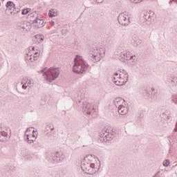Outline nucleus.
<instances>
[{
	"mask_svg": "<svg viewBox=\"0 0 177 177\" xmlns=\"http://www.w3.org/2000/svg\"><path fill=\"white\" fill-rule=\"evenodd\" d=\"M92 155H87L84 157V160L81 162V169L83 172L88 174V175H93L96 171L100 169V162L99 165L95 167V163H92Z\"/></svg>",
	"mask_w": 177,
	"mask_h": 177,
	"instance_id": "f257e3e1",
	"label": "nucleus"
},
{
	"mask_svg": "<svg viewBox=\"0 0 177 177\" xmlns=\"http://www.w3.org/2000/svg\"><path fill=\"white\" fill-rule=\"evenodd\" d=\"M88 67H89V64L84 58L80 55H76L74 59V65L73 66V71L76 74H84L87 70Z\"/></svg>",
	"mask_w": 177,
	"mask_h": 177,
	"instance_id": "f03ea898",
	"label": "nucleus"
},
{
	"mask_svg": "<svg viewBox=\"0 0 177 177\" xmlns=\"http://www.w3.org/2000/svg\"><path fill=\"white\" fill-rule=\"evenodd\" d=\"M41 74H44V78L47 82H52L59 78L60 71L59 68L50 67V68H44L41 71Z\"/></svg>",
	"mask_w": 177,
	"mask_h": 177,
	"instance_id": "7ed1b4c3",
	"label": "nucleus"
},
{
	"mask_svg": "<svg viewBox=\"0 0 177 177\" xmlns=\"http://www.w3.org/2000/svg\"><path fill=\"white\" fill-rule=\"evenodd\" d=\"M64 158H66V156L62 153H48L47 154V160L50 162H52V164H56V162H62Z\"/></svg>",
	"mask_w": 177,
	"mask_h": 177,
	"instance_id": "20e7f679",
	"label": "nucleus"
},
{
	"mask_svg": "<svg viewBox=\"0 0 177 177\" xmlns=\"http://www.w3.org/2000/svg\"><path fill=\"white\" fill-rule=\"evenodd\" d=\"M113 103L117 107L118 113L121 115H125L128 113V107L122 105V103H124V100L121 97H118L113 100Z\"/></svg>",
	"mask_w": 177,
	"mask_h": 177,
	"instance_id": "39448f33",
	"label": "nucleus"
},
{
	"mask_svg": "<svg viewBox=\"0 0 177 177\" xmlns=\"http://www.w3.org/2000/svg\"><path fill=\"white\" fill-rule=\"evenodd\" d=\"M77 106H82L84 113H86L88 115H91V114H93L96 111L95 108H91V104L84 102V100H77Z\"/></svg>",
	"mask_w": 177,
	"mask_h": 177,
	"instance_id": "423d86ee",
	"label": "nucleus"
},
{
	"mask_svg": "<svg viewBox=\"0 0 177 177\" xmlns=\"http://www.w3.org/2000/svg\"><path fill=\"white\" fill-rule=\"evenodd\" d=\"M88 59L90 62H93V63L100 62V53H99V50L91 48L89 51Z\"/></svg>",
	"mask_w": 177,
	"mask_h": 177,
	"instance_id": "0eeeda50",
	"label": "nucleus"
},
{
	"mask_svg": "<svg viewBox=\"0 0 177 177\" xmlns=\"http://www.w3.org/2000/svg\"><path fill=\"white\" fill-rule=\"evenodd\" d=\"M126 12L120 13L118 17L119 24L121 26H129L131 21H129V16L125 14Z\"/></svg>",
	"mask_w": 177,
	"mask_h": 177,
	"instance_id": "6e6552de",
	"label": "nucleus"
},
{
	"mask_svg": "<svg viewBox=\"0 0 177 177\" xmlns=\"http://www.w3.org/2000/svg\"><path fill=\"white\" fill-rule=\"evenodd\" d=\"M31 24L27 21H21L17 24L19 30H24V31H30L31 30Z\"/></svg>",
	"mask_w": 177,
	"mask_h": 177,
	"instance_id": "1a4fd4ad",
	"label": "nucleus"
},
{
	"mask_svg": "<svg viewBox=\"0 0 177 177\" xmlns=\"http://www.w3.org/2000/svg\"><path fill=\"white\" fill-rule=\"evenodd\" d=\"M151 15H154V12L149 11V12H145L143 16V19L148 26H150V24L154 21V17Z\"/></svg>",
	"mask_w": 177,
	"mask_h": 177,
	"instance_id": "9d476101",
	"label": "nucleus"
},
{
	"mask_svg": "<svg viewBox=\"0 0 177 177\" xmlns=\"http://www.w3.org/2000/svg\"><path fill=\"white\" fill-rule=\"evenodd\" d=\"M44 23H45V21H44V19H41V18H39V17L37 15L35 19H33V22L32 24H35L36 28H42V27L45 26L44 25Z\"/></svg>",
	"mask_w": 177,
	"mask_h": 177,
	"instance_id": "9b49d317",
	"label": "nucleus"
},
{
	"mask_svg": "<svg viewBox=\"0 0 177 177\" xmlns=\"http://www.w3.org/2000/svg\"><path fill=\"white\" fill-rule=\"evenodd\" d=\"M154 88H149L144 91V95L146 97H150L152 100H156L157 99V95H156V93H153Z\"/></svg>",
	"mask_w": 177,
	"mask_h": 177,
	"instance_id": "f8f14e48",
	"label": "nucleus"
},
{
	"mask_svg": "<svg viewBox=\"0 0 177 177\" xmlns=\"http://www.w3.org/2000/svg\"><path fill=\"white\" fill-rule=\"evenodd\" d=\"M26 140H28V143H34L35 139H37V136H38V133H37V131L32 130V134H26Z\"/></svg>",
	"mask_w": 177,
	"mask_h": 177,
	"instance_id": "ddd939ff",
	"label": "nucleus"
},
{
	"mask_svg": "<svg viewBox=\"0 0 177 177\" xmlns=\"http://www.w3.org/2000/svg\"><path fill=\"white\" fill-rule=\"evenodd\" d=\"M107 133H109V132H107V130L106 129H104L102 130L100 134H99V136L100 138H101L100 140L102 142H104V140H109V135H107Z\"/></svg>",
	"mask_w": 177,
	"mask_h": 177,
	"instance_id": "4468645a",
	"label": "nucleus"
},
{
	"mask_svg": "<svg viewBox=\"0 0 177 177\" xmlns=\"http://www.w3.org/2000/svg\"><path fill=\"white\" fill-rule=\"evenodd\" d=\"M112 80H113L114 84L115 85H117L118 86H122V85H124V84H127V82H125L124 80V79H122V77L121 79H119L120 80H118L116 79L115 77H113Z\"/></svg>",
	"mask_w": 177,
	"mask_h": 177,
	"instance_id": "2eb2a0df",
	"label": "nucleus"
},
{
	"mask_svg": "<svg viewBox=\"0 0 177 177\" xmlns=\"http://www.w3.org/2000/svg\"><path fill=\"white\" fill-rule=\"evenodd\" d=\"M127 55V51H122V52L119 53L118 54H116L119 60H120V62H123V63H125V55Z\"/></svg>",
	"mask_w": 177,
	"mask_h": 177,
	"instance_id": "dca6fc26",
	"label": "nucleus"
},
{
	"mask_svg": "<svg viewBox=\"0 0 177 177\" xmlns=\"http://www.w3.org/2000/svg\"><path fill=\"white\" fill-rule=\"evenodd\" d=\"M6 131H0L1 133L2 138H6V139L10 138V129L8 128L6 130Z\"/></svg>",
	"mask_w": 177,
	"mask_h": 177,
	"instance_id": "f3484780",
	"label": "nucleus"
},
{
	"mask_svg": "<svg viewBox=\"0 0 177 177\" xmlns=\"http://www.w3.org/2000/svg\"><path fill=\"white\" fill-rule=\"evenodd\" d=\"M168 82H169L170 86H176V85H177V77H171V79H169Z\"/></svg>",
	"mask_w": 177,
	"mask_h": 177,
	"instance_id": "a211bd4d",
	"label": "nucleus"
},
{
	"mask_svg": "<svg viewBox=\"0 0 177 177\" xmlns=\"http://www.w3.org/2000/svg\"><path fill=\"white\" fill-rule=\"evenodd\" d=\"M15 6L16 4H15L13 1H8L6 4V7L8 9V10H12V9H14Z\"/></svg>",
	"mask_w": 177,
	"mask_h": 177,
	"instance_id": "6ab92c4d",
	"label": "nucleus"
},
{
	"mask_svg": "<svg viewBox=\"0 0 177 177\" xmlns=\"http://www.w3.org/2000/svg\"><path fill=\"white\" fill-rule=\"evenodd\" d=\"M49 17H56L57 16V10L56 9H50L48 11Z\"/></svg>",
	"mask_w": 177,
	"mask_h": 177,
	"instance_id": "aec40b11",
	"label": "nucleus"
},
{
	"mask_svg": "<svg viewBox=\"0 0 177 177\" xmlns=\"http://www.w3.org/2000/svg\"><path fill=\"white\" fill-rule=\"evenodd\" d=\"M37 16H38L37 15V12H33L28 15V19H30L31 24H32L33 20L35 19V17H37Z\"/></svg>",
	"mask_w": 177,
	"mask_h": 177,
	"instance_id": "412c9836",
	"label": "nucleus"
},
{
	"mask_svg": "<svg viewBox=\"0 0 177 177\" xmlns=\"http://www.w3.org/2000/svg\"><path fill=\"white\" fill-rule=\"evenodd\" d=\"M54 131L55 130V126L53 124L48 123L46 126V128L44 129V132H48V131Z\"/></svg>",
	"mask_w": 177,
	"mask_h": 177,
	"instance_id": "4be33fe9",
	"label": "nucleus"
},
{
	"mask_svg": "<svg viewBox=\"0 0 177 177\" xmlns=\"http://www.w3.org/2000/svg\"><path fill=\"white\" fill-rule=\"evenodd\" d=\"M131 44L133 46H135L136 48L137 46H139V45H140L141 41L139 39H134L131 41Z\"/></svg>",
	"mask_w": 177,
	"mask_h": 177,
	"instance_id": "5701e85b",
	"label": "nucleus"
},
{
	"mask_svg": "<svg viewBox=\"0 0 177 177\" xmlns=\"http://www.w3.org/2000/svg\"><path fill=\"white\" fill-rule=\"evenodd\" d=\"M28 57H30L29 58V60H30V62L32 63V57H33V60H34V62H35L36 60H38V56H37V55H29L28 54H26V59H28Z\"/></svg>",
	"mask_w": 177,
	"mask_h": 177,
	"instance_id": "b1692460",
	"label": "nucleus"
},
{
	"mask_svg": "<svg viewBox=\"0 0 177 177\" xmlns=\"http://www.w3.org/2000/svg\"><path fill=\"white\" fill-rule=\"evenodd\" d=\"M123 77H122V79H123V80L125 82H128V78H129V75H128V72H127L125 70H123Z\"/></svg>",
	"mask_w": 177,
	"mask_h": 177,
	"instance_id": "393cba45",
	"label": "nucleus"
},
{
	"mask_svg": "<svg viewBox=\"0 0 177 177\" xmlns=\"http://www.w3.org/2000/svg\"><path fill=\"white\" fill-rule=\"evenodd\" d=\"M35 38L36 39H38L39 42H42V41H44V39H45V37L44 36V35H36Z\"/></svg>",
	"mask_w": 177,
	"mask_h": 177,
	"instance_id": "a878e982",
	"label": "nucleus"
},
{
	"mask_svg": "<svg viewBox=\"0 0 177 177\" xmlns=\"http://www.w3.org/2000/svg\"><path fill=\"white\" fill-rule=\"evenodd\" d=\"M30 10H31V8H26V9H24L21 11V15H27L28 13L30 12Z\"/></svg>",
	"mask_w": 177,
	"mask_h": 177,
	"instance_id": "bb28decb",
	"label": "nucleus"
},
{
	"mask_svg": "<svg viewBox=\"0 0 177 177\" xmlns=\"http://www.w3.org/2000/svg\"><path fill=\"white\" fill-rule=\"evenodd\" d=\"M107 135H108V139H109V140H106V141L113 140V138H115L114 133H108Z\"/></svg>",
	"mask_w": 177,
	"mask_h": 177,
	"instance_id": "cd10ccee",
	"label": "nucleus"
},
{
	"mask_svg": "<svg viewBox=\"0 0 177 177\" xmlns=\"http://www.w3.org/2000/svg\"><path fill=\"white\" fill-rule=\"evenodd\" d=\"M20 12V8H16L15 7L13 8V11H10V14L13 13V15H16V13H19Z\"/></svg>",
	"mask_w": 177,
	"mask_h": 177,
	"instance_id": "c85d7f7f",
	"label": "nucleus"
},
{
	"mask_svg": "<svg viewBox=\"0 0 177 177\" xmlns=\"http://www.w3.org/2000/svg\"><path fill=\"white\" fill-rule=\"evenodd\" d=\"M131 52H128L127 51V54L125 55V57H124V61L125 60H129V57H131Z\"/></svg>",
	"mask_w": 177,
	"mask_h": 177,
	"instance_id": "c756f323",
	"label": "nucleus"
},
{
	"mask_svg": "<svg viewBox=\"0 0 177 177\" xmlns=\"http://www.w3.org/2000/svg\"><path fill=\"white\" fill-rule=\"evenodd\" d=\"M114 77H115L116 80H121L122 78V74H120L118 77V73H114Z\"/></svg>",
	"mask_w": 177,
	"mask_h": 177,
	"instance_id": "7c9ffc66",
	"label": "nucleus"
},
{
	"mask_svg": "<svg viewBox=\"0 0 177 177\" xmlns=\"http://www.w3.org/2000/svg\"><path fill=\"white\" fill-rule=\"evenodd\" d=\"M163 167H168L169 165V164H171V162H169V160H165L164 162H163Z\"/></svg>",
	"mask_w": 177,
	"mask_h": 177,
	"instance_id": "2f4dec72",
	"label": "nucleus"
},
{
	"mask_svg": "<svg viewBox=\"0 0 177 177\" xmlns=\"http://www.w3.org/2000/svg\"><path fill=\"white\" fill-rule=\"evenodd\" d=\"M21 88L22 89H27V83H24V82H21Z\"/></svg>",
	"mask_w": 177,
	"mask_h": 177,
	"instance_id": "473e14b6",
	"label": "nucleus"
},
{
	"mask_svg": "<svg viewBox=\"0 0 177 177\" xmlns=\"http://www.w3.org/2000/svg\"><path fill=\"white\" fill-rule=\"evenodd\" d=\"M136 59V55H131V57H129V60H132V62H135Z\"/></svg>",
	"mask_w": 177,
	"mask_h": 177,
	"instance_id": "72a5a7b5",
	"label": "nucleus"
},
{
	"mask_svg": "<svg viewBox=\"0 0 177 177\" xmlns=\"http://www.w3.org/2000/svg\"><path fill=\"white\" fill-rule=\"evenodd\" d=\"M32 129H34L33 127H29V128H28L27 130H26V133L27 134V133L31 132V131H32Z\"/></svg>",
	"mask_w": 177,
	"mask_h": 177,
	"instance_id": "f704fd0d",
	"label": "nucleus"
},
{
	"mask_svg": "<svg viewBox=\"0 0 177 177\" xmlns=\"http://www.w3.org/2000/svg\"><path fill=\"white\" fill-rule=\"evenodd\" d=\"M131 2H133V3H139L142 0H130Z\"/></svg>",
	"mask_w": 177,
	"mask_h": 177,
	"instance_id": "c9c22d12",
	"label": "nucleus"
},
{
	"mask_svg": "<svg viewBox=\"0 0 177 177\" xmlns=\"http://www.w3.org/2000/svg\"><path fill=\"white\" fill-rule=\"evenodd\" d=\"M46 136H47V138H50V136H52V133L50 132L46 133Z\"/></svg>",
	"mask_w": 177,
	"mask_h": 177,
	"instance_id": "e433bc0d",
	"label": "nucleus"
},
{
	"mask_svg": "<svg viewBox=\"0 0 177 177\" xmlns=\"http://www.w3.org/2000/svg\"><path fill=\"white\" fill-rule=\"evenodd\" d=\"M103 1L104 0H96L95 2H97V3H102Z\"/></svg>",
	"mask_w": 177,
	"mask_h": 177,
	"instance_id": "4c0bfd02",
	"label": "nucleus"
},
{
	"mask_svg": "<svg viewBox=\"0 0 177 177\" xmlns=\"http://www.w3.org/2000/svg\"><path fill=\"white\" fill-rule=\"evenodd\" d=\"M0 142H3V138H2V134L0 131Z\"/></svg>",
	"mask_w": 177,
	"mask_h": 177,
	"instance_id": "58836bf2",
	"label": "nucleus"
},
{
	"mask_svg": "<svg viewBox=\"0 0 177 177\" xmlns=\"http://www.w3.org/2000/svg\"><path fill=\"white\" fill-rule=\"evenodd\" d=\"M27 86H30L31 85V81L26 82Z\"/></svg>",
	"mask_w": 177,
	"mask_h": 177,
	"instance_id": "ea45409f",
	"label": "nucleus"
},
{
	"mask_svg": "<svg viewBox=\"0 0 177 177\" xmlns=\"http://www.w3.org/2000/svg\"><path fill=\"white\" fill-rule=\"evenodd\" d=\"M50 26H55V21H51L50 22Z\"/></svg>",
	"mask_w": 177,
	"mask_h": 177,
	"instance_id": "a19ab883",
	"label": "nucleus"
},
{
	"mask_svg": "<svg viewBox=\"0 0 177 177\" xmlns=\"http://www.w3.org/2000/svg\"><path fill=\"white\" fill-rule=\"evenodd\" d=\"M173 2H174V0H170V1L169 2V4L172 5Z\"/></svg>",
	"mask_w": 177,
	"mask_h": 177,
	"instance_id": "79ce46f5",
	"label": "nucleus"
},
{
	"mask_svg": "<svg viewBox=\"0 0 177 177\" xmlns=\"http://www.w3.org/2000/svg\"><path fill=\"white\" fill-rule=\"evenodd\" d=\"M112 133H113V136L114 135H115V131H114V129H112Z\"/></svg>",
	"mask_w": 177,
	"mask_h": 177,
	"instance_id": "37998d69",
	"label": "nucleus"
},
{
	"mask_svg": "<svg viewBox=\"0 0 177 177\" xmlns=\"http://www.w3.org/2000/svg\"><path fill=\"white\" fill-rule=\"evenodd\" d=\"M32 50H35V47H31Z\"/></svg>",
	"mask_w": 177,
	"mask_h": 177,
	"instance_id": "c03bdc74",
	"label": "nucleus"
},
{
	"mask_svg": "<svg viewBox=\"0 0 177 177\" xmlns=\"http://www.w3.org/2000/svg\"><path fill=\"white\" fill-rule=\"evenodd\" d=\"M37 55H38V53H37V52H36V53H34V56H37Z\"/></svg>",
	"mask_w": 177,
	"mask_h": 177,
	"instance_id": "a18cd8bd",
	"label": "nucleus"
},
{
	"mask_svg": "<svg viewBox=\"0 0 177 177\" xmlns=\"http://www.w3.org/2000/svg\"><path fill=\"white\" fill-rule=\"evenodd\" d=\"M32 62H34V57H32Z\"/></svg>",
	"mask_w": 177,
	"mask_h": 177,
	"instance_id": "49530a36",
	"label": "nucleus"
},
{
	"mask_svg": "<svg viewBox=\"0 0 177 177\" xmlns=\"http://www.w3.org/2000/svg\"><path fill=\"white\" fill-rule=\"evenodd\" d=\"M0 6H1V2H0Z\"/></svg>",
	"mask_w": 177,
	"mask_h": 177,
	"instance_id": "de8ad7c7",
	"label": "nucleus"
},
{
	"mask_svg": "<svg viewBox=\"0 0 177 177\" xmlns=\"http://www.w3.org/2000/svg\"><path fill=\"white\" fill-rule=\"evenodd\" d=\"M176 2H177V0H176Z\"/></svg>",
	"mask_w": 177,
	"mask_h": 177,
	"instance_id": "09e8293b",
	"label": "nucleus"
}]
</instances>
